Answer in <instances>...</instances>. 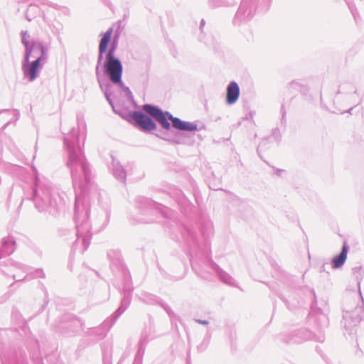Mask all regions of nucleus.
<instances>
[{"label": "nucleus", "instance_id": "nucleus-26", "mask_svg": "<svg viewBox=\"0 0 364 364\" xmlns=\"http://www.w3.org/2000/svg\"><path fill=\"white\" fill-rule=\"evenodd\" d=\"M14 279H16L17 281L18 280H21V279H19L18 277H16V275H14Z\"/></svg>", "mask_w": 364, "mask_h": 364}, {"label": "nucleus", "instance_id": "nucleus-27", "mask_svg": "<svg viewBox=\"0 0 364 364\" xmlns=\"http://www.w3.org/2000/svg\"><path fill=\"white\" fill-rule=\"evenodd\" d=\"M125 90L130 93V90H129V87H125Z\"/></svg>", "mask_w": 364, "mask_h": 364}, {"label": "nucleus", "instance_id": "nucleus-22", "mask_svg": "<svg viewBox=\"0 0 364 364\" xmlns=\"http://www.w3.org/2000/svg\"><path fill=\"white\" fill-rule=\"evenodd\" d=\"M349 8L352 12V14L353 15L355 19L356 18V16H355V10L350 6H349Z\"/></svg>", "mask_w": 364, "mask_h": 364}, {"label": "nucleus", "instance_id": "nucleus-29", "mask_svg": "<svg viewBox=\"0 0 364 364\" xmlns=\"http://www.w3.org/2000/svg\"><path fill=\"white\" fill-rule=\"evenodd\" d=\"M353 108H350V109L348 111V112H350V111L352 110Z\"/></svg>", "mask_w": 364, "mask_h": 364}, {"label": "nucleus", "instance_id": "nucleus-11", "mask_svg": "<svg viewBox=\"0 0 364 364\" xmlns=\"http://www.w3.org/2000/svg\"><path fill=\"white\" fill-rule=\"evenodd\" d=\"M252 16L251 9L245 3H242L239 7L234 20L235 23L243 21L249 20Z\"/></svg>", "mask_w": 364, "mask_h": 364}, {"label": "nucleus", "instance_id": "nucleus-20", "mask_svg": "<svg viewBox=\"0 0 364 364\" xmlns=\"http://www.w3.org/2000/svg\"><path fill=\"white\" fill-rule=\"evenodd\" d=\"M14 265H15V267H16V268L20 269H23L24 272H25V271H26V267L24 265H23L22 264H20V263L16 262V263H15V264H14Z\"/></svg>", "mask_w": 364, "mask_h": 364}, {"label": "nucleus", "instance_id": "nucleus-3", "mask_svg": "<svg viewBox=\"0 0 364 364\" xmlns=\"http://www.w3.org/2000/svg\"><path fill=\"white\" fill-rule=\"evenodd\" d=\"M35 172V188L33 201L39 211H47L55 214L65 204L64 199L57 193H54L50 183L38 177Z\"/></svg>", "mask_w": 364, "mask_h": 364}, {"label": "nucleus", "instance_id": "nucleus-10", "mask_svg": "<svg viewBox=\"0 0 364 364\" xmlns=\"http://www.w3.org/2000/svg\"><path fill=\"white\" fill-rule=\"evenodd\" d=\"M240 96V88L235 81L231 82L227 87L226 102L232 105L237 102Z\"/></svg>", "mask_w": 364, "mask_h": 364}, {"label": "nucleus", "instance_id": "nucleus-16", "mask_svg": "<svg viewBox=\"0 0 364 364\" xmlns=\"http://www.w3.org/2000/svg\"><path fill=\"white\" fill-rule=\"evenodd\" d=\"M100 87L102 90V91L104 92L105 96L106 97V100L109 102V104L114 109L113 102L110 98L112 93L110 91V89L112 88V85L109 82H98Z\"/></svg>", "mask_w": 364, "mask_h": 364}, {"label": "nucleus", "instance_id": "nucleus-13", "mask_svg": "<svg viewBox=\"0 0 364 364\" xmlns=\"http://www.w3.org/2000/svg\"><path fill=\"white\" fill-rule=\"evenodd\" d=\"M348 251V246L346 244H344L341 253L336 256L332 260V265L333 268L338 269L343 265L347 259Z\"/></svg>", "mask_w": 364, "mask_h": 364}, {"label": "nucleus", "instance_id": "nucleus-17", "mask_svg": "<svg viewBox=\"0 0 364 364\" xmlns=\"http://www.w3.org/2000/svg\"><path fill=\"white\" fill-rule=\"evenodd\" d=\"M21 41L23 46H25V50L27 49V48L31 46V43L28 41L29 35L28 33V31H23L21 33Z\"/></svg>", "mask_w": 364, "mask_h": 364}, {"label": "nucleus", "instance_id": "nucleus-14", "mask_svg": "<svg viewBox=\"0 0 364 364\" xmlns=\"http://www.w3.org/2000/svg\"><path fill=\"white\" fill-rule=\"evenodd\" d=\"M173 127L181 131L192 132L197 129V125L195 123L184 122L179 118L174 119Z\"/></svg>", "mask_w": 364, "mask_h": 364}, {"label": "nucleus", "instance_id": "nucleus-25", "mask_svg": "<svg viewBox=\"0 0 364 364\" xmlns=\"http://www.w3.org/2000/svg\"><path fill=\"white\" fill-rule=\"evenodd\" d=\"M205 24V21L204 20H202L201 22H200V27L202 28Z\"/></svg>", "mask_w": 364, "mask_h": 364}, {"label": "nucleus", "instance_id": "nucleus-28", "mask_svg": "<svg viewBox=\"0 0 364 364\" xmlns=\"http://www.w3.org/2000/svg\"><path fill=\"white\" fill-rule=\"evenodd\" d=\"M166 311H167L168 314H169L171 316V311L169 309H167Z\"/></svg>", "mask_w": 364, "mask_h": 364}, {"label": "nucleus", "instance_id": "nucleus-5", "mask_svg": "<svg viewBox=\"0 0 364 364\" xmlns=\"http://www.w3.org/2000/svg\"><path fill=\"white\" fill-rule=\"evenodd\" d=\"M45 63L39 61L38 60H33L31 61L24 58L21 65V69L23 76L29 82H33L37 79L41 70Z\"/></svg>", "mask_w": 364, "mask_h": 364}, {"label": "nucleus", "instance_id": "nucleus-4", "mask_svg": "<svg viewBox=\"0 0 364 364\" xmlns=\"http://www.w3.org/2000/svg\"><path fill=\"white\" fill-rule=\"evenodd\" d=\"M142 109L148 114L154 118L161 124V126L166 130H168L171 127V124L168 119L171 121L172 125L173 126L174 119H178V117H173L168 112H164L159 107L152 105L145 104L143 105Z\"/></svg>", "mask_w": 364, "mask_h": 364}, {"label": "nucleus", "instance_id": "nucleus-19", "mask_svg": "<svg viewBox=\"0 0 364 364\" xmlns=\"http://www.w3.org/2000/svg\"><path fill=\"white\" fill-rule=\"evenodd\" d=\"M36 277H44L45 274L42 269H37L36 271Z\"/></svg>", "mask_w": 364, "mask_h": 364}, {"label": "nucleus", "instance_id": "nucleus-12", "mask_svg": "<svg viewBox=\"0 0 364 364\" xmlns=\"http://www.w3.org/2000/svg\"><path fill=\"white\" fill-rule=\"evenodd\" d=\"M15 242L11 237H5L1 240L0 248V258L9 255L14 251Z\"/></svg>", "mask_w": 364, "mask_h": 364}, {"label": "nucleus", "instance_id": "nucleus-18", "mask_svg": "<svg viewBox=\"0 0 364 364\" xmlns=\"http://www.w3.org/2000/svg\"><path fill=\"white\" fill-rule=\"evenodd\" d=\"M38 10V8L37 6H33V5H30L28 9V11H27V13H26V18L28 21H31L32 20V18L29 16L28 14L30 12H35Z\"/></svg>", "mask_w": 364, "mask_h": 364}, {"label": "nucleus", "instance_id": "nucleus-9", "mask_svg": "<svg viewBox=\"0 0 364 364\" xmlns=\"http://www.w3.org/2000/svg\"><path fill=\"white\" fill-rule=\"evenodd\" d=\"M210 265L212 269L216 272L220 280L231 287H236V282L234 278L230 276L228 273L222 269L218 264L211 262Z\"/></svg>", "mask_w": 364, "mask_h": 364}, {"label": "nucleus", "instance_id": "nucleus-6", "mask_svg": "<svg viewBox=\"0 0 364 364\" xmlns=\"http://www.w3.org/2000/svg\"><path fill=\"white\" fill-rule=\"evenodd\" d=\"M24 58L30 60L31 58L38 60L43 63H46L48 59V49L45 47L43 42L33 41L31 43V46L25 50Z\"/></svg>", "mask_w": 364, "mask_h": 364}, {"label": "nucleus", "instance_id": "nucleus-23", "mask_svg": "<svg viewBox=\"0 0 364 364\" xmlns=\"http://www.w3.org/2000/svg\"><path fill=\"white\" fill-rule=\"evenodd\" d=\"M264 141L262 142L261 144H259L258 148H257V151L259 152V150L262 148V144H263Z\"/></svg>", "mask_w": 364, "mask_h": 364}, {"label": "nucleus", "instance_id": "nucleus-24", "mask_svg": "<svg viewBox=\"0 0 364 364\" xmlns=\"http://www.w3.org/2000/svg\"><path fill=\"white\" fill-rule=\"evenodd\" d=\"M193 269H196V271L200 272V269L197 266L193 265Z\"/></svg>", "mask_w": 364, "mask_h": 364}, {"label": "nucleus", "instance_id": "nucleus-8", "mask_svg": "<svg viewBox=\"0 0 364 364\" xmlns=\"http://www.w3.org/2000/svg\"><path fill=\"white\" fill-rule=\"evenodd\" d=\"M130 303V299L128 296H125L122 301L121 306L113 314V315L102 323V327L108 331L111 326L114 323L115 321L120 316L122 313L127 309V306Z\"/></svg>", "mask_w": 364, "mask_h": 364}, {"label": "nucleus", "instance_id": "nucleus-7", "mask_svg": "<svg viewBox=\"0 0 364 364\" xmlns=\"http://www.w3.org/2000/svg\"><path fill=\"white\" fill-rule=\"evenodd\" d=\"M130 117L145 132H151L156 129L154 120L141 112L133 111L130 113Z\"/></svg>", "mask_w": 364, "mask_h": 364}, {"label": "nucleus", "instance_id": "nucleus-1", "mask_svg": "<svg viewBox=\"0 0 364 364\" xmlns=\"http://www.w3.org/2000/svg\"><path fill=\"white\" fill-rule=\"evenodd\" d=\"M68 159L67 166L70 168L73 186L76 192L74 219L77 228V240L75 248L80 244L84 252L89 247L91 240V226L89 223L90 203L86 195V184L90 181V171L82 149L79 145L78 131L73 128L64 137Z\"/></svg>", "mask_w": 364, "mask_h": 364}, {"label": "nucleus", "instance_id": "nucleus-15", "mask_svg": "<svg viewBox=\"0 0 364 364\" xmlns=\"http://www.w3.org/2000/svg\"><path fill=\"white\" fill-rule=\"evenodd\" d=\"M112 173L114 176L119 181L124 182L126 180V172L122 165L116 161L114 159L112 160Z\"/></svg>", "mask_w": 364, "mask_h": 364}, {"label": "nucleus", "instance_id": "nucleus-21", "mask_svg": "<svg viewBox=\"0 0 364 364\" xmlns=\"http://www.w3.org/2000/svg\"><path fill=\"white\" fill-rule=\"evenodd\" d=\"M195 321L198 323L203 324V325H208L209 323V322L206 320L195 319Z\"/></svg>", "mask_w": 364, "mask_h": 364}, {"label": "nucleus", "instance_id": "nucleus-2", "mask_svg": "<svg viewBox=\"0 0 364 364\" xmlns=\"http://www.w3.org/2000/svg\"><path fill=\"white\" fill-rule=\"evenodd\" d=\"M113 28H109L100 40L99 45V53L95 74L97 82H107L103 77L105 76L110 82L124 87L122 82L123 66L119 58L115 55L117 46V40L112 42L111 47L107 50V46L111 41Z\"/></svg>", "mask_w": 364, "mask_h": 364}]
</instances>
